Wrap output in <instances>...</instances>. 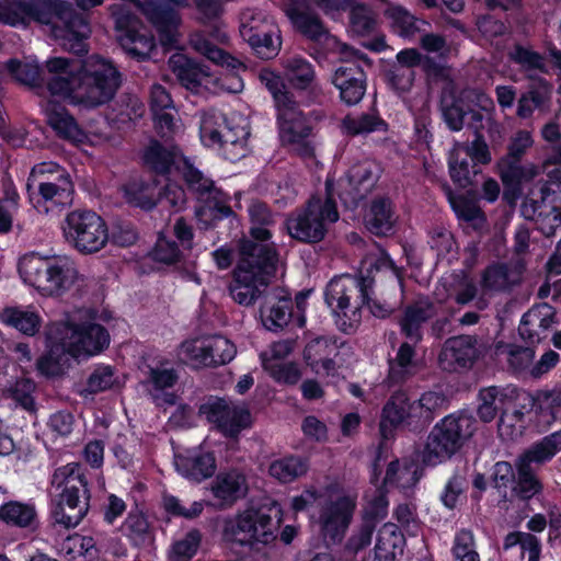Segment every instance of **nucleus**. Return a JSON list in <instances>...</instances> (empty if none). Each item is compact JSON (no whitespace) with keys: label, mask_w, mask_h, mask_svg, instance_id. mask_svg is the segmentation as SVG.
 <instances>
[{"label":"nucleus","mask_w":561,"mask_h":561,"mask_svg":"<svg viewBox=\"0 0 561 561\" xmlns=\"http://www.w3.org/2000/svg\"><path fill=\"white\" fill-rule=\"evenodd\" d=\"M26 21L50 26L53 35L65 41L77 56L88 54L89 19L85 13L77 12L71 3L64 0H0V22L16 26Z\"/></svg>","instance_id":"nucleus-1"},{"label":"nucleus","mask_w":561,"mask_h":561,"mask_svg":"<svg viewBox=\"0 0 561 561\" xmlns=\"http://www.w3.org/2000/svg\"><path fill=\"white\" fill-rule=\"evenodd\" d=\"M279 252L275 243L256 244L242 236L237 240V263L229 293L241 306H252L277 273Z\"/></svg>","instance_id":"nucleus-2"},{"label":"nucleus","mask_w":561,"mask_h":561,"mask_svg":"<svg viewBox=\"0 0 561 561\" xmlns=\"http://www.w3.org/2000/svg\"><path fill=\"white\" fill-rule=\"evenodd\" d=\"M272 508L250 506L224 523L221 538L241 561L266 559V547L277 539ZM278 518L277 524H279Z\"/></svg>","instance_id":"nucleus-3"},{"label":"nucleus","mask_w":561,"mask_h":561,"mask_svg":"<svg viewBox=\"0 0 561 561\" xmlns=\"http://www.w3.org/2000/svg\"><path fill=\"white\" fill-rule=\"evenodd\" d=\"M77 89L73 104L96 108L108 104L122 85V73L110 59L99 55L76 59Z\"/></svg>","instance_id":"nucleus-4"},{"label":"nucleus","mask_w":561,"mask_h":561,"mask_svg":"<svg viewBox=\"0 0 561 561\" xmlns=\"http://www.w3.org/2000/svg\"><path fill=\"white\" fill-rule=\"evenodd\" d=\"M51 484L62 486L59 501L51 510L54 520L67 529L75 528L91 510V490L87 469L80 462L58 467L51 477Z\"/></svg>","instance_id":"nucleus-5"},{"label":"nucleus","mask_w":561,"mask_h":561,"mask_svg":"<svg viewBox=\"0 0 561 561\" xmlns=\"http://www.w3.org/2000/svg\"><path fill=\"white\" fill-rule=\"evenodd\" d=\"M18 271L24 283L45 297H61L79 276L73 262L67 256H42L33 252L20 259Z\"/></svg>","instance_id":"nucleus-6"},{"label":"nucleus","mask_w":561,"mask_h":561,"mask_svg":"<svg viewBox=\"0 0 561 561\" xmlns=\"http://www.w3.org/2000/svg\"><path fill=\"white\" fill-rule=\"evenodd\" d=\"M340 219L337 203L334 196V184L325 181V197L312 195L304 207L285 220L288 236L297 242L316 244L323 241L329 226Z\"/></svg>","instance_id":"nucleus-7"},{"label":"nucleus","mask_w":561,"mask_h":561,"mask_svg":"<svg viewBox=\"0 0 561 561\" xmlns=\"http://www.w3.org/2000/svg\"><path fill=\"white\" fill-rule=\"evenodd\" d=\"M477 431L472 412L460 410L444 416L430 432L423 451V461L435 466L458 454Z\"/></svg>","instance_id":"nucleus-8"},{"label":"nucleus","mask_w":561,"mask_h":561,"mask_svg":"<svg viewBox=\"0 0 561 561\" xmlns=\"http://www.w3.org/2000/svg\"><path fill=\"white\" fill-rule=\"evenodd\" d=\"M366 287L357 276H334L325 286L324 302L331 309L337 330L354 334L362 323L363 308L367 302Z\"/></svg>","instance_id":"nucleus-9"},{"label":"nucleus","mask_w":561,"mask_h":561,"mask_svg":"<svg viewBox=\"0 0 561 561\" xmlns=\"http://www.w3.org/2000/svg\"><path fill=\"white\" fill-rule=\"evenodd\" d=\"M261 289L259 316L264 329L279 333L288 328H305L309 290H300L293 298L290 293L282 287H274L268 291L266 288Z\"/></svg>","instance_id":"nucleus-10"},{"label":"nucleus","mask_w":561,"mask_h":561,"mask_svg":"<svg viewBox=\"0 0 561 561\" xmlns=\"http://www.w3.org/2000/svg\"><path fill=\"white\" fill-rule=\"evenodd\" d=\"M62 232L67 243L81 254L101 251L110 238L105 220L96 211L85 208L66 215Z\"/></svg>","instance_id":"nucleus-11"},{"label":"nucleus","mask_w":561,"mask_h":561,"mask_svg":"<svg viewBox=\"0 0 561 561\" xmlns=\"http://www.w3.org/2000/svg\"><path fill=\"white\" fill-rule=\"evenodd\" d=\"M32 172L38 175H48L47 180L38 183L37 192L30 193V201L39 210L42 204L48 211L47 203L65 205L72 199L73 183L69 173L58 163L48 161L36 164Z\"/></svg>","instance_id":"nucleus-12"},{"label":"nucleus","mask_w":561,"mask_h":561,"mask_svg":"<svg viewBox=\"0 0 561 561\" xmlns=\"http://www.w3.org/2000/svg\"><path fill=\"white\" fill-rule=\"evenodd\" d=\"M56 324L59 329L65 327L69 330L66 340L72 352V358L100 355L110 346V332L100 323L87 320L80 323L61 321Z\"/></svg>","instance_id":"nucleus-13"},{"label":"nucleus","mask_w":561,"mask_h":561,"mask_svg":"<svg viewBox=\"0 0 561 561\" xmlns=\"http://www.w3.org/2000/svg\"><path fill=\"white\" fill-rule=\"evenodd\" d=\"M119 44L124 50L137 61L150 58L156 47V38L144 23L131 12L121 14L116 19Z\"/></svg>","instance_id":"nucleus-14"},{"label":"nucleus","mask_w":561,"mask_h":561,"mask_svg":"<svg viewBox=\"0 0 561 561\" xmlns=\"http://www.w3.org/2000/svg\"><path fill=\"white\" fill-rule=\"evenodd\" d=\"M356 510V499L351 495L337 496L320 511V533L325 541L339 543L352 522Z\"/></svg>","instance_id":"nucleus-15"},{"label":"nucleus","mask_w":561,"mask_h":561,"mask_svg":"<svg viewBox=\"0 0 561 561\" xmlns=\"http://www.w3.org/2000/svg\"><path fill=\"white\" fill-rule=\"evenodd\" d=\"M68 329L50 324L45 332V352L36 360L37 371L45 377H57L64 373V366L72 358V352L66 340Z\"/></svg>","instance_id":"nucleus-16"},{"label":"nucleus","mask_w":561,"mask_h":561,"mask_svg":"<svg viewBox=\"0 0 561 561\" xmlns=\"http://www.w3.org/2000/svg\"><path fill=\"white\" fill-rule=\"evenodd\" d=\"M142 13L157 31L163 50L176 49L181 24L179 12L169 3L160 0H148L142 5Z\"/></svg>","instance_id":"nucleus-17"},{"label":"nucleus","mask_w":561,"mask_h":561,"mask_svg":"<svg viewBox=\"0 0 561 561\" xmlns=\"http://www.w3.org/2000/svg\"><path fill=\"white\" fill-rule=\"evenodd\" d=\"M343 345L335 335H320L311 339L304 348V360L314 373L333 375L336 370L335 358Z\"/></svg>","instance_id":"nucleus-18"},{"label":"nucleus","mask_w":561,"mask_h":561,"mask_svg":"<svg viewBox=\"0 0 561 561\" xmlns=\"http://www.w3.org/2000/svg\"><path fill=\"white\" fill-rule=\"evenodd\" d=\"M332 83L339 90L341 101L347 106H353L365 95L366 73L359 65L346 62L335 70Z\"/></svg>","instance_id":"nucleus-19"},{"label":"nucleus","mask_w":561,"mask_h":561,"mask_svg":"<svg viewBox=\"0 0 561 561\" xmlns=\"http://www.w3.org/2000/svg\"><path fill=\"white\" fill-rule=\"evenodd\" d=\"M397 220L394 204L388 196L373 198L364 215L366 230L379 238L394 234Z\"/></svg>","instance_id":"nucleus-20"},{"label":"nucleus","mask_w":561,"mask_h":561,"mask_svg":"<svg viewBox=\"0 0 561 561\" xmlns=\"http://www.w3.org/2000/svg\"><path fill=\"white\" fill-rule=\"evenodd\" d=\"M48 72L55 75L47 81V90L51 95L69 98L73 104L75 89H77L76 59L67 57H53L46 61Z\"/></svg>","instance_id":"nucleus-21"},{"label":"nucleus","mask_w":561,"mask_h":561,"mask_svg":"<svg viewBox=\"0 0 561 561\" xmlns=\"http://www.w3.org/2000/svg\"><path fill=\"white\" fill-rule=\"evenodd\" d=\"M0 523L7 528L35 531L41 525L38 511L33 500H9L0 505Z\"/></svg>","instance_id":"nucleus-22"},{"label":"nucleus","mask_w":561,"mask_h":561,"mask_svg":"<svg viewBox=\"0 0 561 561\" xmlns=\"http://www.w3.org/2000/svg\"><path fill=\"white\" fill-rule=\"evenodd\" d=\"M175 468L182 477L199 483L214 476L217 461L214 451L193 449L175 456Z\"/></svg>","instance_id":"nucleus-23"},{"label":"nucleus","mask_w":561,"mask_h":561,"mask_svg":"<svg viewBox=\"0 0 561 561\" xmlns=\"http://www.w3.org/2000/svg\"><path fill=\"white\" fill-rule=\"evenodd\" d=\"M480 355L477 336L462 334L447 339L439 359L449 360L454 369L471 368Z\"/></svg>","instance_id":"nucleus-24"},{"label":"nucleus","mask_w":561,"mask_h":561,"mask_svg":"<svg viewBox=\"0 0 561 561\" xmlns=\"http://www.w3.org/2000/svg\"><path fill=\"white\" fill-rule=\"evenodd\" d=\"M511 391L497 386H490L480 389L478 400L480 401L477 414L484 423L493 421L500 414V421L503 423L507 415V405L512 403L513 396Z\"/></svg>","instance_id":"nucleus-25"},{"label":"nucleus","mask_w":561,"mask_h":561,"mask_svg":"<svg viewBox=\"0 0 561 561\" xmlns=\"http://www.w3.org/2000/svg\"><path fill=\"white\" fill-rule=\"evenodd\" d=\"M211 493L222 506H232L248 493L245 476L237 470L219 472L213 481Z\"/></svg>","instance_id":"nucleus-26"},{"label":"nucleus","mask_w":561,"mask_h":561,"mask_svg":"<svg viewBox=\"0 0 561 561\" xmlns=\"http://www.w3.org/2000/svg\"><path fill=\"white\" fill-rule=\"evenodd\" d=\"M529 87L518 99L516 114L526 119L533 116L535 110H543L548 106L553 85L542 77L529 76Z\"/></svg>","instance_id":"nucleus-27"},{"label":"nucleus","mask_w":561,"mask_h":561,"mask_svg":"<svg viewBox=\"0 0 561 561\" xmlns=\"http://www.w3.org/2000/svg\"><path fill=\"white\" fill-rule=\"evenodd\" d=\"M388 381L391 386H401L415 376L420 369L415 344L403 342L393 358L388 360Z\"/></svg>","instance_id":"nucleus-28"},{"label":"nucleus","mask_w":561,"mask_h":561,"mask_svg":"<svg viewBox=\"0 0 561 561\" xmlns=\"http://www.w3.org/2000/svg\"><path fill=\"white\" fill-rule=\"evenodd\" d=\"M240 35L261 59H273L279 53L280 38L277 36L276 41L274 39V32L271 27L242 24Z\"/></svg>","instance_id":"nucleus-29"},{"label":"nucleus","mask_w":561,"mask_h":561,"mask_svg":"<svg viewBox=\"0 0 561 561\" xmlns=\"http://www.w3.org/2000/svg\"><path fill=\"white\" fill-rule=\"evenodd\" d=\"M407 400L408 391L400 389L391 393L383 404L379 423V431L383 438H388L401 425L408 427Z\"/></svg>","instance_id":"nucleus-30"},{"label":"nucleus","mask_w":561,"mask_h":561,"mask_svg":"<svg viewBox=\"0 0 561 561\" xmlns=\"http://www.w3.org/2000/svg\"><path fill=\"white\" fill-rule=\"evenodd\" d=\"M123 534L129 543L138 549L151 547L156 539L154 528L148 516L137 506L128 512L123 523Z\"/></svg>","instance_id":"nucleus-31"},{"label":"nucleus","mask_w":561,"mask_h":561,"mask_svg":"<svg viewBox=\"0 0 561 561\" xmlns=\"http://www.w3.org/2000/svg\"><path fill=\"white\" fill-rule=\"evenodd\" d=\"M447 165L449 176L458 188L476 186L478 176L482 175L480 167L469 160V154H462L457 148L448 152Z\"/></svg>","instance_id":"nucleus-32"},{"label":"nucleus","mask_w":561,"mask_h":561,"mask_svg":"<svg viewBox=\"0 0 561 561\" xmlns=\"http://www.w3.org/2000/svg\"><path fill=\"white\" fill-rule=\"evenodd\" d=\"M323 113L317 110H310L295 113L289 118L278 122V128L287 141H301L310 137L313 130V124L322 119Z\"/></svg>","instance_id":"nucleus-33"},{"label":"nucleus","mask_w":561,"mask_h":561,"mask_svg":"<svg viewBox=\"0 0 561 561\" xmlns=\"http://www.w3.org/2000/svg\"><path fill=\"white\" fill-rule=\"evenodd\" d=\"M47 124L64 140L78 141L83 135L76 118L61 104L53 103L46 110Z\"/></svg>","instance_id":"nucleus-34"},{"label":"nucleus","mask_w":561,"mask_h":561,"mask_svg":"<svg viewBox=\"0 0 561 561\" xmlns=\"http://www.w3.org/2000/svg\"><path fill=\"white\" fill-rule=\"evenodd\" d=\"M175 150L167 148L157 139H152L142 153L144 165L157 175H169L175 165Z\"/></svg>","instance_id":"nucleus-35"},{"label":"nucleus","mask_w":561,"mask_h":561,"mask_svg":"<svg viewBox=\"0 0 561 561\" xmlns=\"http://www.w3.org/2000/svg\"><path fill=\"white\" fill-rule=\"evenodd\" d=\"M226 123L225 115H220L218 118L215 116L205 117L199 128L202 142L207 147L218 146L219 148H225L228 144L232 146L239 144V139L234 137Z\"/></svg>","instance_id":"nucleus-36"},{"label":"nucleus","mask_w":561,"mask_h":561,"mask_svg":"<svg viewBox=\"0 0 561 561\" xmlns=\"http://www.w3.org/2000/svg\"><path fill=\"white\" fill-rule=\"evenodd\" d=\"M286 13L296 31L307 39L319 43L328 36L327 27L316 13L295 7L289 8Z\"/></svg>","instance_id":"nucleus-37"},{"label":"nucleus","mask_w":561,"mask_h":561,"mask_svg":"<svg viewBox=\"0 0 561 561\" xmlns=\"http://www.w3.org/2000/svg\"><path fill=\"white\" fill-rule=\"evenodd\" d=\"M183 170L182 175L187 191L197 199H209L213 194H222V190L217 188L215 182L206 178L201 170H198L185 157L182 158Z\"/></svg>","instance_id":"nucleus-38"},{"label":"nucleus","mask_w":561,"mask_h":561,"mask_svg":"<svg viewBox=\"0 0 561 561\" xmlns=\"http://www.w3.org/2000/svg\"><path fill=\"white\" fill-rule=\"evenodd\" d=\"M0 322L24 335L34 336L41 329L42 318L37 312L20 307H4L0 311Z\"/></svg>","instance_id":"nucleus-39"},{"label":"nucleus","mask_w":561,"mask_h":561,"mask_svg":"<svg viewBox=\"0 0 561 561\" xmlns=\"http://www.w3.org/2000/svg\"><path fill=\"white\" fill-rule=\"evenodd\" d=\"M193 48L213 64L234 71L243 68L244 65L238 58L215 45L209 38L203 34H196L191 39Z\"/></svg>","instance_id":"nucleus-40"},{"label":"nucleus","mask_w":561,"mask_h":561,"mask_svg":"<svg viewBox=\"0 0 561 561\" xmlns=\"http://www.w3.org/2000/svg\"><path fill=\"white\" fill-rule=\"evenodd\" d=\"M320 93L318 90L308 91V95L298 92L286 91L280 94L274 101V106L276 110V122H282L286 118L291 117L297 112H301V105L310 106L319 102Z\"/></svg>","instance_id":"nucleus-41"},{"label":"nucleus","mask_w":561,"mask_h":561,"mask_svg":"<svg viewBox=\"0 0 561 561\" xmlns=\"http://www.w3.org/2000/svg\"><path fill=\"white\" fill-rule=\"evenodd\" d=\"M309 470L307 458L289 455L273 460L268 467V473L280 483H290L305 476Z\"/></svg>","instance_id":"nucleus-42"},{"label":"nucleus","mask_w":561,"mask_h":561,"mask_svg":"<svg viewBox=\"0 0 561 561\" xmlns=\"http://www.w3.org/2000/svg\"><path fill=\"white\" fill-rule=\"evenodd\" d=\"M543 484L538 476L527 462L519 461L517 465V476L512 488V496L520 501L528 502L536 495L541 494Z\"/></svg>","instance_id":"nucleus-43"},{"label":"nucleus","mask_w":561,"mask_h":561,"mask_svg":"<svg viewBox=\"0 0 561 561\" xmlns=\"http://www.w3.org/2000/svg\"><path fill=\"white\" fill-rule=\"evenodd\" d=\"M387 129V122L378 114L362 113L359 116L347 114L341 121L342 133L350 137L367 135L375 131H386Z\"/></svg>","instance_id":"nucleus-44"},{"label":"nucleus","mask_w":561,"mask_h":561,"mask_svg":"<svg viewBox=\"0 0 561 561\" xmlns=\"http://www.w3.org/2000/svg\"><path fill=\"white\" fill-rule=\"evenodd\" d=\"M222 194H213L208 205L197 209L196 215L202 219L203 216L207 217L206 225L209 228H217L219 222L228 219L231 227L240 225L239 216L233 211L227 199H222Z\"/></svg>","instance_id":"nucleus-45"},{"label":"nucleus","mask_w":561,"mask_h":561,"mask_svg":"<svg viewBox=\"0 0 561 561\" xmlns=\"http://www.w3.org/2000/svg\"><path fill=\"white\" fill-rule=\"evenodd\" d=\"M286 76L291 88L308 95V91L317 90L312 87L314 81V68L307 59L295 57L288 60Z\"/></svg>","instance_id":"nucleus-46"},{"label":"nucleus","mask_w":561,"mask_h":561,"mask_svg":"<svg viewBox=\"0 0 561 561\" xmlns=\"http://www.w3.org/2000/svg\"><path fill=\"white\" fill-rule=\"evenodd\" d=\"M126 203L145 211H150L157 206L156 186L142 180L129 181L123 186Z\"/></svg>","instance_id":"nucleus-47"},{"label":"nucleus","mask_w":561,"mask_h":561,"mask_svg":"<svg viewBox=\"0 0 561 561\" xmlns=\"http://www.w3.org/2000/svg\"><path fill=\"white\" fill-rule=\"evenodd\" d=\"M348 183L352 186L355 196L365 197L378 182L379 175L374 172V167L369 162H363L353 165L348 170Z\"/></svg>","instance_id":"nucleus-48"},{"label":"nucleus","mask_w":561,"mask_h":561,"mask_svg":"<svg viewBox=\"0 0 561 561\" xmlns=\"http://www.w3.org/2000/svg\"><path fill=\"white\" fill-rule=\"evenodd\" d=\"M507 56L511 62L519 66L526 72L539 71L548 73L543 56L528 46L516 43L510 49Z\"/></svg>","instance_id":"nucleus-49"},{"label":"nucleus","mask_w":561,"mask_h":561,"mask_svg":"<svg viewBox=\"0 0 561 561\" xmlns=\"http://www.w3.org/2000/svg\"><path fill=\"white\" fill-rule=\"evenodd\" d=\"M149 257L156 263L174 266L184 260V253L176 241L169 239L160 232L149 252Z\"/></svg>","instance_id":"nucleus-50"},{"label":"nucleus","mask_w":561,"mask_h":561,"mask_svg":"<svg viewBox=\"0 0 561 561\" xmlns=\"http://www.w3.org/2000/svg\"><path fill=\"white\" fill-rule=\"evenodd\" d=\"M203 535L197 528H191L184 536L174 540L169 554L170 561H191L197 553Z\"/></svg>","instance_id":"nucleus-51"},{"label":"nucleus","mask_w":561,"mask_h":561,"mask_svg":"<svg viewBox=\"0 0 561 561\" xmlns=\"http://www.w3.org/2000/svg\"><path fill=\"white\" fill-rule=\"evenodd\" d=\"M376 13L364 3L354 5L350 11V31L356 36H369L377 28Z\"/></svg>","instance_id":"nucleus-52"},{"label":"nucleus","mask_w":561,"mask_h":561,"mask_svg":"<svg viewBox=\"0 0 561 561\" xmlns=\"http://www.w3.org/2000/svg\"><path fill=\"white\" fill-rule=\"evenodd\" d=\"M480 286L484 293L504 291L510 286V268L506 263L489 264L482 272Z\"/></svg>","instance_id":"nucleus-53"},{"label":"nucleus","mask_w":561,"mask_h":561,"mask_svg":"<svg viewBox=\"0 0 561 561\" xmlns=\"http://www.w3.org/2000/svg\"><path fill=\"white\" fill-rule=\"evenodd\" d=\"M467 104L461 98L451 95L449 100H440L443 121L450 131H460L465 125V118L468 114Z\"/></svg>","instance_id":"nucleus-54"},{"label":"nucleus","mask_w":561,"mask_h":561,"mask_svg":"<svg viewBox=\"0 0 561 561\" xmlns=\"http://www.w3.org/2000/svg\"><path fill=\"white\" fill-rule=\"evenodd\" d=\"M251 413L247 408H230L229 413L220 424L219 432L227 438H238L240 433L250 427Z\"/></svg>","instance_id":"nucleus-55"},{"label":"nucleus","mask_w":561,"mask_h":561,"mask_svg":"<svg viewBox=\"0 0 561 561\" xmlns=\"http://www.w3.org/2000/svg\"><path fill=\"white\" fill-rule=\"evenodd\" d=\"M182 354L195 367H210L214 357L209 355L208 336L187 340L182 343Z\"/></svg>","instance_id":"nucleus-56"},{"label":"nucleus","mask_w":561,"mask_h":561,"mask_svg":"<svg viewBox=\"0 0 561 561\" xmlns=\"http://www.w3.org/2000/svg\"><path fill=\"white\" fill-rule=\"evenodd\" d=\"M451 553L457 561H480V556L476 549L473 533L461 528L455 534Z\"/></svg>","instance_id":"nucleus-57"},{"label":"nucleus","mask_w":561,"mask_h":561,"mask_svg":"<svg viewBox=\"0 0 561 561\" xmlns=\"http://www.w3.org/2000/svg\"><path fill=\"white\" fill-rule=\"evenodd\" d=\"M442 190L457 218L472 221L478 217L480 209L468 197L455 193L448 183H444Z\"/></svg>","instance_id":"nucleus-58"},{"label":"nucleus","mask_w":561,"mask_h":561,"mask_svg":"<svg viewBox=\"0 0 561 561\" xmlns=\"http://www.w3.org/2000/svg\"><path fill=\"white\" fill-rule=\"evenodd\" d=\"M559 448L551 437L547 435L539 442L533 444L522 456L520 461L527 463H546L550 461L558 453Z\"/></svg>","instance_id":"nucleus-59"},{"label":"nucleus","mask_w":561,"mask_h":561,"mask_svg":"<svg viewBox=\"0 0 561 561\" xmlns=\"http://www.w3.org/2000/svg\"><path fill=\"white\" fill-rule=\"evenodd\" d=\"M390 18L393 30L402 37H412L421 31L420 24H427L419 20L403 7H396L391 10Z\"/></svg>","instance_id":"nucleus-60"},{"label":"nucleus","mask_w":561,"mask_h":561,"mask_svg":"<svg viewBox=\"0 0 561 561\" xmlns=\"http://www.w3.org/2000/svg\"><path fill=\"white\" fill-rule=\"evenodd\" d=\"M116 381L114 367L111 365H99L88 377L85 391L90 394H96L113 389Z\"/></svg>","instance_id":"nucleus-61"},{"label":"nucleus","mask_w":561,"mask_h":561,"mask_svg":"<svg viewBox=\"0 0 561 561\" xmlns=\"http://www.w3.org/2000/svg\"><path fill=\"white\" fill-rule=\"evenodd\" d=\"M426 320L425 311L419 307H409L400 321L402 334L417 344L422 340L421 325Z\"/></svg>","instance_id":"nucleus-62"},{"label":"nucleus","mask_w":561,"mask_h":561,"mask_svg":"<svg viewBox=\"0 0 561 561\" xmlns=\"http://www.w3.org/2000/svg\"><path fill=\"white\" fill-rule=\"evenodd\" d=\"M208 343L209 355L214 357L210 367L226 365L230 363L237 354L234 344L222 335L216 334L208 336Z\"/></svg>","instance_id":"nucleus-63"},{"label":"nucleus","mask_w":561,"mask_h":561,"mask_svg":"<svg viewBox=\"0 0 561 561\" xmlns=\"http://www.w3.org/2000/svg\"><path fill=\"white\" fill-rule=\"evenodd\" d=\"M35 390V383L31 379L18 380L14 386L9 389L10 398L23 410L35 413L36 403L33 392Z\"/></svg>","instance_id":"nucleus-64"}]
</instances>
